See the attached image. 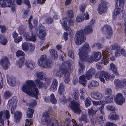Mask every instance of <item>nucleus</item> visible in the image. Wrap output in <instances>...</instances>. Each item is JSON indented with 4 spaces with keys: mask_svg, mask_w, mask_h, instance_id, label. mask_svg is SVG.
Segmentation results:
<instances>
[{
    "mask_svg": "<svg viewBox=\"0 0 126 126\" xmlns=\"http://www.w3.org/2000/svg\"><path fill=\"white\" fill-rule=\"evenodd\" d=\"M21 89L24 93L33 97H34L36 99L37 98L38 90L32 81L28 80L26 81L25 83L22 85Z\"/></svg>",
    "mask_w": 126,
    "mask_h": 126,
    "instance_id": "f257e3e1",
    "label": "nucleus"
},
{
    "mask_svg": "<svg viewBox=\"0 0 126 126\" xmlns=\"http://www.w3.org/2000/svg\"><path fill=\"white\" fill-rule=\"evenodd\" d=\"M90 50V47L88 43L84 44L83 46L79 49V54L80 59L82 61L92 63L94 61L92 57L87 55L88 51Z\"/></svg>",
    "mask_w": 126,
    "mask_h": 126,
    "instance_id": "f03ea898",
    "label": "nucleus"
},
{
    "mask_svg": "<svg viewBox=\"0 0 126 126\" xmlns=\"http://www.w3.org/2000/svg\"><path fill=\"white\" fill-rule=\"evenodd\" d=\"M71 61H66L64 63H62L58 70H55L53 71L54 75L56 76L61 78L65 75L68 72L67 70L66 65H68L69 67L71 65Z\"/></svg>",
    "mask_w": 126,
    "mask_h": 126,
    "instance_id": "7ed1b4c3",
    "label": "nucleus"
},
{
    "mask_svg": "<svg viewBox=\"0 0 126 126\" xmlns=\"http://www.w3.org/2000/svg\"><path fill=\"white\" fill-rule=\"evenodd\" d=\"M28 24L29 32L28 33H25L24 35V36L25 39L27 41L35 42L36 39V36L33 33L32 31L33 27L29 20L28 21Z\"/></svg>",
    "mask_w": 126,
    "mask_h": 126,
    "instance_id": "20e7f679",
    "label": "nucleus"
},
{
    "mask_svg": "<svg viewBox=\"0 0 126 126\" xmlns=\"http://www.w3.org/2000/svg\"><path fill=\"white\" fill-rule=\"evenodd\" d=\"M38 64L39 66L46 68H49L53 65L52 61L49 59H47L46 55H45L41 56L38 60Z\"/></svg>",
    "mask_w": 126,
    "mask_h": 126,
    "instance_id": "39448f33",
    "label": "nucleus"
},
{
    "mask_svg": "<svg viewBox=\"0 0 126 126\" xmlns=\"http://www.w3.org/2000/svg\"><path fill=\"white\" fill-rule=\"evenodd\" d=\"M115 8L113 12V18L115 19L117 16L119 15L120 13V9L122 8L125 2V0H115Z\"/></svg>",
    "mask_w": 126,
    "mask_h": 126,
    "instance_id": "423d86ee",
    "label": "nucleus"
},
{
    "mask_svg": "<svg viewBox=\"0 0 126 126\" xmlns=\"http://www.w3.org/2000/svg\"><path fill=\"white\" fill-rule=\"evenodd\" d=\"M76 43L78 45H80L86 40L84 35V33L83 30H78L76 34Z\"/></svg>",
    "mask_w": 126,
    "mask_h": 126,
    "instance_id": "0eeeda50",
    "label": "nucleus"
},
{
    "mask_svg": "<svg viewBox=\"0 0 126 126\" xmlns=\"http://www.w3.org/2000/svg\"><path fill=\"white\" fill-rule=\"evenodd\" d=\"M109 73L107 72L104 71H98L96 74L95 78H97L98 77L100 81L103 82L104 83H105V81L104 79L106 81H108V76Z\"/></svg>",
    "mask_w": 126,
    "mask_h": 126,
    "instance_id": "6e6552de",
    "label": "nucleus"
},
{
    "mask_svg": "<svg viewBox=\"0 0 126 126\" xmlns=\"http://www.w3.org/2000/svg\"><path fill=\"white\" fill-rule=\"evenodd\" d=\"M70 107L73 111L76 113L80 114L81 112V110L80 107L79 103L75 101L70 102Z\"/></svg>",
    "mask_w": 126,
    "mask_h": 126,
    "instance_id": "1a4fd4ad",
    "label": "nucleus"
},
{
    "mask_svg": "<svg viewBox=\"0 0 126 126\" xmlns=\"http://www.w3.org/2000/svg\"><path fill=\"white\" fill-rule=\"evenodd\" d=\"M102 32L105 34L106 38H110L112 36L113 33L111 27L109 25H105L101 29Z\"/></svg>",
    "mask_w": 126,
    "mask_h": 126,
    "instance_id": "9d476101",
    "label": "nucleus"
},
{
    "mask_svg": "<svg viewBox=\"0 0 126 126\" xmlns=\"http://www.w3.org/2000/svg\"><path fill=\"white\" fill-rule=\"evenodd\" d=\"M16 98L15 97H13L8 102L7 104V107L8 109L11 110V113L12 114L15 113L14 109L16 107Z\"/></svg>",
    "mask_w": 126,
    "mask_h": 126,
    "instance_id": "9b49d317",
    "label": "nucleus"
},
{
    "mask_svg": "<svg viewBox=\"0 0 126 126\" xmlns=\"http://www.w3.org/2000/svg\"><path fill=\"white\" fill-rule=\"evenodd\" d=\"M96 106H93L91 108H89L88 110V112L90 117V119L91 120L92 122H93L94 124L95 122V119L93 117V115L96 114V112L98 111V109L97 108L96 109L95 108Z\"/></svg>",
    "mask_w": 126,
    "mask_h": 126,
    "instance_id": "f8f14e48",
    "label": "nucleus"
},
{
    "mask_svg": "<svg viewBox=\"0 0 126 126\" xmlns=\"http://www.w3.org/2000/svg\"><path fill=\"white\" fill-rule=\"evenodd\" d=\"M115 102L118 105H121L124 103L125 99L123 95L121 93H118L115 95L114 98Z\"/></svg>",
    "mask_w": 126,
    "mask_h": 126,
    "instance_id": "ddd939ff",
    "label": "nucleus"
},
{
    "mask_svg": "<svg viewBox=\"0 0 126 126\" xmlns=\"http://www.w3.org/2000/svg\"><path fill=\"white\" fill-rule=\"evenodd\" d=\"M22 47L23 50L26 52L28 50H33L35 48V46L33 44L25 42L22 44Z\"/></svg>",
    "mask_w": 126,
    "mask_h": 126,
    "instance_id": "4468645a",
    "label": "nucleus"
},
{
    "mask_svg": "<svg viewBox=\"0 0 126 126\" xmlns=\"http://www.w3.org/2000/svg\"><path fill=\"white\" fill-rule=\"evenodd\" d=\"M108 4L106 2H104L100 4L98 7V11L99 13L101 14L105 12Z\"/></svg>",
    "mask_w": 126,
    "mask_h": 126,
    "instance_id": "2eb2a0df",
    "label": "nucleus"
},
{
    "mask_svg": "<svg viewBox=\"0 0 126 126\" xmlns=\"http://www.w3.org/2000/svg\"><path fill=\"white\" fill-rule=\"evenodd\" d=\"M0 63L3 68L6 70L8 69L10 63L8 58L7 57H5L4 59L1 60Z\"/></svg>",
    "mask_w": 126,
    "mask_h": 126,
    "instance_id": "dca6fc26",
    "label": "nucleus"
},
{
    "mask_svg": "<svg viewBox=\"0 0 126 126\" xmlns=\"http://www.w3.org/2000/svg\"><path fill=\"white\" fill-rule=\"evenodd\" d=\"M53 120L54 119H50L48 114L45 113L43 114L42 117V123L43 124H46L48 126V124H50Z\"/></svg>",
    "mask_w": 126,
    "mask_h": 126,
    "instance_id": "f3484780",
    "label": "nucleus"
},
{
    "mask_svg": "<svg viewBox=\"0 0 126 126\" xmlns=\"http://www.w3.org/2000/svg\"><path fill=\"white\" fill-rule=\"evenodd\" d=\"M96 73L95 69L93 67H91L86 72V77L88 80H90L92 78V76L95 74Z\"/></svg>",
    "mask_w": 126,
    "mask_h": 126,
    "instance_id": "a211bd4d",
    "label": "nucleus"
},
{
    "mask_svg": "<svg viewBox=\"0 0 126 126\" xmlns=\"http://www.w3.org/2000/svg\"><path fill=\"white\" fill-rule=\"evenodd\" d=\"M91 95L92 97L95 99L100 100L103 98L102 94L98 92H92Z\"/></svg>",
    "mask_w": 126,
    "mask_h": 126,
    "instance_id": "6ab92c4d",
    "label": "nucleus"
},
{
    "mask_svg": "<svg viewBox=\"0 0 126 126\" xmlns=\"http://www.w3.org/2000/svg\"><path fill=\"white\" fill-rule=\"evenodd\" d=\"M99 85V83L95 80H93L90 81L88 84V86L89 89H92L94 87H97Z\"/></svg>",
    "mask_w": 126,
    "mask_h": 126,
    "instance_id": "aec40b11",
    "label": "nucleus"
},
{
    "mask_svg": "<svg viewBox=\"0 0 126 126\" xmlns=\"http://www.w3.org/2000/svg\"><path fill=\"white\" fill-rule=\"evenodd\" d=\"M79 82L84 87L86 86L87 80L86 79L84 75L80 76L79 78Z\"/></svg>",
    "mask_w": 126,
    "mask_h": 126,
    "instance_id": "412c9836",
    "label": "nucleus"
},
{
    "mask_svg": "<svg viewBox=\"0 0 126 126\" xmlns=\"http://www.w3.org/2000/svg\"><path fill=\"white\" fill-rule=\"evenodd\" d=\"M35 82L36 84L37 87L39 88H41L43 87L45 88H46V86L45 85V84L44 83V82L41 81L39 79H36L35 80Z\"/></svg>",
    "mask_w": 126,
    "mask_h": 126,
    "instance_id": "4be33fe9",
    "label": "nucleus"
},
{
    "mask_svg": "<svg viewBox=\"0 0 126 126\" xmlns=\"http://www.w3.org/2000/svg\"><path fill=\"white\" fill-rule=\"evenodd\" d=\"M119 117L118 115L115 112H111L108 116V118L110 120H116L118 119Z\"/></svg>",
    "mask_w": 126,
    "mask_h": 126,
    "instance_id": "5701e85b",
    "label": "nucleus"
},
{
    "mask_svg": "<svg viewBox=\"0 0 126 126\" xmlns=\"http://www.w3.org/2000/svg\"><path fill=\"white\" fill-rule=\"evenodd\" d=\"M49 51L52 58L54 60H56L58 56L57 51L55 49H51L49 50Z\"/></svg>",
    "mask_w": 126,
    "mask_h": 126,
    "instance_id": "b1692460",
    "label": "nucleus"
},
{
    "mask_svg": "<svg viewBox=\"0 0 126 126\" xmlns=\"http://www.w3.org/2000/svg\"><path fill=\"white\" fill-rule=\"evenodd\" d=\"M94 60L95 62L98 61L101 58L102 55L101 53L99 52L93 53Z\"/></svg>",
    "mask_w": 126,
    "mask_h": 126,
    "instance_id": "393cba45",
    "label": "nucleus"
},
{
    "mask_svg": "<svg viewBox=\"0 0 126 126\" xmlns=\"http://www.w3.org/2000/svg\"><path fill=\"white\" fill-rule=\"evenodd\" d=\"M22 116L21 112L17 111L16 112L14 115V120L16 122H18Z\"/></svg>",
    "mask_w": 126,
    "mask_h": 126,
    "instance_id": "a878e982",
    "label": "nucleus"
},
{
    "mask_svg": "<svg viewBox=\"0 0 126 126\" xmlns=\"http://www.w3.org/2000/svg\"><path fill=\"white\" fill-rule=\"evenodd\" d=\"M1 111L2 112H3L2 115V117L3 115V118L6 119H8L9 118L10 115L9 112L8 110H4Z\"/></svg>",
    "mask_w": 126,
    "mask_h": 126,
    "instance_id": "bb28decb",
    "label": "nucleus"
},
{
    "mask_svg": "<svg viewBox=\"0 0 126 126\" xmlns=\"http://www.w3.org/2000/svg\"><path fill=\"white\" fill-rule=\"evenodd\" d=\"M110 68L113 74L116 75H118L117 68L113 63H111L110 64Z\"/></svg>",
    "mask_w": 126,
    "mask_h": 126,
    "instance_id": "cd10ccee",
    "label": "nucleus"
},
{
    "mask_svg": "<svg viewBox=\"0 0 126 126\" xmlns=\"http://www.w3.org/2000/svg\"><path fill=\"white\" fill-rule=\"evenodd\" d=\"M35 63L30 61H27L25 64L27 67L30 69H32L34 68L35 65Z\"/></svg>",
    "mask_w": 126,
    "mask_h": 126,
    "instance_id": "c85d7f7f",
    "label": "nucleus"
},
{
    "mask_svg": "<svg viewBox=\"0 0 126 126\" xmlns=\"http://www.w3.org/2000/svg\"><path fill=\"white\" fill-rule=\"evenodd\" d=\"M7 80L9 85L11 86H15L16 79L13 77H11L9 78H7Z\"/></svg>",
    "mask_w": 126,
    "mask_h": 126,
    "instance_id": "c756f323",
    "label": "nucleus"
},
{
    "mask_svg": "<svg viewBox=\"0 0 126 126\" xmlns=\"http://www.w3.org/2000/svg\"><path fill=\"white\" fill-rule=\"evenodd\" d=\"M46 31H39L38 37L39 39L44 40H45L44 37L46 36Z\"/></svg>",
    "mask_w": 126,
    "mask_h": 126,
    "instance_id": "7c9ffc66",
    "label": "nucleus"
},
{
    "mask_svg": "<svg viewBox=\"0 0 126 126\" xmlns=\"http://www.w3.org/2000/svg\"><path fill=\"white\" fill-rule=\"evenodd\" d=\"M65 86L62 83H61L59 85L58 89V92L59 94L60 95H62L65 91Z\"/></svg>",
    "mask_w": 126,
    "mask_h": 126,
    "instance_id": "2f4dec72",
    "label": "nucleus"
},
{
    "mask_svg": "<svg viewBox=\"0 0 126 126\" xmlns=\"http://www.w3.org/2000/svg\"><path fill=\"white\" fill-rule=\"evenodd\" d=\"M25 61L24 58L22 57L20 58L17 62H16V64L19 68H21Z\"/></svg>",
    "mask_w": 126,
    "mask_h": 126,
    "instance_id": "473e14b6",
    "label": "nucleus"
},
{
    "mask_svg": "<svg viewBox=\"0 0 126 126\" xmlns=\"http://www.w3.org/2000/svg\"><path fill=\"white\" fill-rule=\"evenodd\" d=\"M25 27L23 25H21L20 26L18 29V31L20 35H22L23 34V35L25 34Z\"/></svg>",
    "mask_w": 126,
    "mask_h": 126,
    "instance_id": "72a5a7b5",
    "label": "nucleus"
},
{
    "mask_svg": "<svg viewBox=\"0 0 126 126\" xmlns=\"http://www.w3.org/2000/svg\"><path fill=\"white\" fill-rule=\"evenodd\" d=\"M79 66L80 68H81V70L80 69H79V73H81V72L83 70V69H84L85 68V66L84 64L83 63V61H82L81 59H80L79 60Z\"/></svg>",
    "mask_w": 126,
    "mask_h": 126,
    "instance_id": "f704fd0d",
    "label": "nucleus"
},
{
    "mask_svg": "<svg viewBox=\"0 0 126 126\" xmlns=\"http://www.w3.org/2000/svg\"><path fill=\"white\" fill-rule=\"evenodd\" d=\"M111 48L109 47H106L105 48V50L103 51L102 53L103 55L105 56H109L110 54H111L110 52L111 51Z\"/></svg>",
    "mask_w": 126,
    "mask_h": 126,
    "instance_id": "c9c22d12",
    "label": "nucleus"
},
{
    "mask_svg": "<svg viewBox=\"0 0 126 126\" xmlns=\"http://www.w3.org/2000/svg\"><path fill=\"white\" fill-rule=\"evenodd\" d=\"M0 43L4 45H6L7 43V41L5 38L4 36L0 35Z\"/></svg>",
    "mask_w": 126,
    "mask_h": 126,
    "instance_id": "e433bc0d",
    "label": "nucleus"
},
{
    "mask_svg": "<svg viewBox=\"0 0 126 126\" xmlns=\"http://www.w3.org/2000/svg\"><path fill=\"white\" fill-rule=\"evenodd\" d=\"M110 48L112 50H114L115 51L120 50V49L119 45L117 43L111 45L110 46Z\"/></svg>",
    "mask_w": 126,
    "mask_h": 126,
    "instance_id": "4c0bfd02",
    "label": "nucleus"
},
{
    "mask_svg": "<svg viewBox=\"0 0 126 126\" xmlns=\"http://www.w3.org/2000/svg\"><path fill=\"white\" fill-rule=\"evenodd\" d=\"M33 110L31 109L28 108L27 111V115L28 118H31L32 116Z\"/></svg>",
    "mask_w": 126,
    "mask_h": 126,
    "instance_id": "58836bf2",
    "label": "nucleus"
},
{
    "mask_svg": "<svg viewBox=\"0 0 126 126\" xmlns=\"http://www.w3.org/2000/svg\"><path fill=\"white\" fill-rule=\"evenodd\" d=\"M84 30L85 33L87 34L91 33L93 32L92 28L89 26H87L85 27Z\"/></svg>",
    "mask_w": 126,
    "mask_h": 126,
    "instance_id": "ea45409f",
    "label": "nucleus"
},
{
    "mask_svg": "<svg viewBox=\"0 0 126 126\" xmlns=\"http://www.w3.org/2000/svg\"><path fill=\"white\" fill-rule=\"evenodd\" d=\"M85 18L83 14H80L77 16L76 20L78 22L82 21Z\"/></svg>",
    "mask_w": 126,
    "mask_h": 126,
    "instance_id": "a19ab883",
    "label": "nucleus"
},
{
    "mask_svg": "<svg viewBox=\"0 0 126 126\" xmlns=\"http://www.w3.org/2000/svg\"><path fill=\"white\" fill-rule=\"evenodd\" d=\"M97 119L100 125L102 126L103 125L104 123L103 116L97 115Z\"/></svg>",
    "mask_w": 126,
    "mask_h": 126,
    "instance_id": "79ce46f5",
    "label": "nucleus"
},
{
    "mask_svg": "<svg viewBox=\"0 0 126 126\" xmlns=\"http://www.w3.org/2000/svg\"><path fill=\"white\" fill-rule=\"evenodd\" d=\"M67 18H73L74 17V15L73 11L70 10H69L67 12Z\"/></svg>",
    "mask_w": 126,
    "mask_h": 126,
    "instance_id": "37998d69",
    "label": "nucleus"
},
{
    "mask_svg": "<svg viewBox=\"0 0 126 126\" xmlns=\"http://www.w3.org/2000/svg\"><path fill=\"white\" fill-rule=\"evenodd\" d=\"M79 120L80 121H83L85 123H87L88 122L86 115L83 114H82L81 117L79 119Z\"/></svg>",
    "mask_w": 126,
    "mask_h": 126,
    "instance_id": "c03bdc74",
    "label": "nucleus"
},
{
    "mask_svg": "<svg viewBox=\"0 0 126 126\" xmlns=\"http://www.w3.org/2000/svg\"><path fill=\"white\" fill-rule=\"evenodd\" d=\"M44 79V80L45 81L44 83L45 84V85L46 86V88H47L50 84L51 82V79H50L47 77L46 78V77Z\"/></svg>",
    "mask_w": 126,
    "mask_h": 126,
    "instance_id": "a18cd8bd",
    "label": "nucleus"
},
{
    "mask_svg": "<svg viewBox=\"0 0 126 126\" xmlns=\"http://www.w3.org/2000/svg\"><path fill=\"white\" fill-rule=\"evenodd\" d=\"M48 124L47 126H62L61 125H59L58 124L57 121L54 119L52 120V122Z\"/></svg>",
    "mask_w": 126,
    "mask_h": 126,
    "instance_id": "49530a36",
    "label": "nucleus"
},
{
    "mask_svg": "<svg viewBox=\"0 0 126 126\" xmlns=\"http://www.w3.org/2000/svg\"><path fill=\"white\" fill-rule=\"evenodd\" d=\"M50 98V100L51 102L53 104H55L57 103V100L53 94H51Z\"/></svg>",
    "mask_w": 126,
    "mask_h": 126,
    "instance_id": "de8ad7c7",
    "label": "nucleus"
},
{
    "mask_svg": "<svg viewBox=\"0 0 126 126\" xmlns=\"http://www.w3.org/2000/svg\"><path fill=\"white\" fill-rule=\"evenodd\" d=\"M64 81L65 83H68L70 79V77L69 72L67 73L64 75Z\"/></svg>",
    "mask_w": 126,
    "mask_h": 126,
    "instance_id": "09e8293b",
    "label": "nucleus"
},
{
    "mask_svg": "<svg viewBox=\"0 0 126 126\" xmlns=\"http://www.w3.org/2000/svg\"><path fill=\"white\" fill-rule=\"evenodd\" d=\"M113 101V98L112 96H107L105 98V101L106 103L111 102Z\"/></svg>",
    "mask_w": 126,
    "mask_h": 126,
    "instance_id": "8fccbe9b",
    "label": "nucleus"
},
{
    "mask_svg": "<svg viewBox=\"0 0 126 126\" xmlns=\"http://www.w3.org/2000/svg\"><path fill=\"white\" fill-rule=\"evenodd\" d=\"M36 76L40 80H42L44 79L45 78V76L43 74L42 72L37 73Z\"/></svg>",
    "mask_w": 126,
    "mask_h": 126,
    "instance_id": "3c124183",
    "label": "nucleus"
},
{
    "mask_svg": "<svg viewBox=\"0 0 126 126\" xmlns=\"http://www.w3.org/2000/svg\"><path fill=\"white\" fill-rule=\"evenodd\" d=\"M36 104V101L34 100H32L31 101V102L28 104L27 103L26 105L28 106H30L31 107H32L35 106Z\"/></svg>",
    "mask_w": 126,
    "mask_h": 126,
    "instance_id": "603ef678",
    "label": "nucleus"
},
{
    "mask_svg": "<svg viewBox=\"0 0 126 126\" xmlns=\"http://www.w3.org/2000/svg\"><path fill=\"white\" fill-rule=\"evenodd\" d=\"M106 108L108 110L110 111H114L116 109L115 107L113 105H108L106 106Z\"/></svg>",
    "mask_w": 126,
    "mask_h": 126,
    "instance_id": "864d4df0",
    "label": "nucleus"
},
{
    "mask_svg": "<svg viewBox=\"0 0 126 126\" xmlns=\"http://www.w3.org/2000/svg\"><path fill=\"white\" fill-rule=\"evenodd\" d=\"M85 104L86 107L89 106L91 104V101L90 99L87 98L85 102Z\"/></svg>",
    "mask_w": 126,
    "mask_h": 126,
    "instance_id": "5fc2aeb1",
    "label": "nucleus"
},
{
    "mask_svg": "<svg viewBox=\"0 0 126 126\" xmlns=\"http://www.w3.org/2000/svg\"><path fill=\"white\" fill-rule=\"evenodd\" d=\"M0 7H5L7 6L6 2V1L5 0H0Z\"/></svg>",
    "mask_w": 126,
    "mask_h": 126,
    "instance_id": "6e6d98bb",
    "label": "nucleus"
},
{
    "mask_svg": "<svg viewBox=\"0 0 126 126\" xmlns=\"http://www.w3.org/2000/svg\"><path fill=\"white\" fill-rule=\"evenodd\" d=\"M86 6V5L85 4H82L79 7L80 11L82 12H84Z\"/></svg>",
    "mask_w": 126,
    "mask_h": 126,
    "instance_id": "4d7b16f0",
    "label": "nucleus"
},
{
    "mask_svg": "<svg viewBox=\"0 0 126 126\" xmlns=\"http://www.w3.org/2000/svg\"><path fill=\"white\" fill-rule=\"evenodd\" d=\"M0 29H1V32L2 33H5L6 30V28L5 26L0 25Z\"/></svg>",
    "mask_w": 126,
    "mask_h": 126,
    "instance_id": "13d9d810",
    "label": "nucleus"
},
{
    "mask_svg": "<svg viewBox=\"0 0 126 126\" xmlns=\"http://www.w3.org/2000/svg\"><path fill=\"white\" fill-rule=\"evenodd\" d=\"M16 56L19 57L24 56L25 55V53L22 51L19 50L16 52Z\"/></svg>",
    "mask_w": 126,
    "mask_h": 126,
    "instance_id": "bf43d9fd",
    "label": "nucleus"
},
{
    "mask_svg": "<svg viewBox=\"0 0 126 126\" xmlns=\"http://www.w3.org/2000/svg\"><path fill=\"white\" fill-rule=\"evenodd\" d=\"M32 120L31 119H27L25 123V126H29L32 124Z\"/></svg>",
    "mask_w": 126,
    "mask_h": 126,
    "instance_id": "052dcab7",
    "label": "nucleus"
},
{
    "mask_svg": "<svg viewBox=\"0 0 126 126\" xmlns=\"http://www.w3.org/2000/svg\"><path fill=\"white\" fill-rule=\"evenodd\" d=\"M65 125L66 126H70L71 125V120L69 118L66 119L64 122Z\"/></svg>",
    "mask_w": 126,
    "mask_h": 126,
    "instance_id": "680f3d73",
    "label": "nucleus"
},
{
    "mask_svg": "<svg viewBox=\"0 0 126 126\" xmlns=\"http://www.w3.org/2000/svg\"><path fill=\"white\" fill-rule=\"evenodd\" d=\"M104 104H102L101 105V107L99 108L100 112L102 115H104L105 114L104 111Z\"/></svg>",
    "mask_w": 126,
    "mask_h": 126,
    "instance_id": "e2e57ef3",
    "label": "nucleus"
},
{
    "mask_svg": "<svg viewBox=\"0 0 126 126\" xmlns=\"http://www.w3.org/2000/svg\"><path fill=\"white\" fill-rule=\"evenodd\" d=\"M38 28L39 30V31H46L45 27L43 26L41 24H39Z\"/></svg>",
    "mask_w": 126,
    "mask_h": 126,
    "instance_id": "0e129e2a",
    "label": "nucleus"
},
{
    "mask_svg": "<svg viewBox=\"0 0 126 126\" xmlns=\"http://www.w3.org/2000/svg\"><path fill=\"white\" fill-rule=\"evenodd\" d=\"M22 37L21 36H19L15 39L14 42L16 43H18L20 42L22 40Z\"/></svg>",
    "mask_w": 126,
    "mask_h": 126,
    "instance_id": "69168bd1",
    "label": "nucleus"
},
{
    "mask_svg": "<svg viewBox=\"0 0 126 126\" xmlns=\"http://www.w3.org/2000/svg\"><path fill=\"white\" fill-rule=\"evenodd\" d=\"M28 12L29 11L27 10H25L24 11V13L23 14L22 16L23 18H28L29 15Z\"/></svg>",
    "mask_w": 126,
    "mask_h": 126,
    "instance_id": "338daca9",
    "label": "nucleus"
},
{
    "mask_svg": "<svg viewBox=\"0 0 126 126\" xmlns=\"http://www.w3.org/2000/svg\"><path fill=\"white\" fill-rule=\"evenodd\" d=\"M105 56V57H104L102 60V63L106 65L108 62V61L107 57Z\"/></svg>",
    "mask_w": 126,
    "mask_h": 126,
    "instance_id": "774afa93",
    "label": "nucleus"
}]
</instances>
